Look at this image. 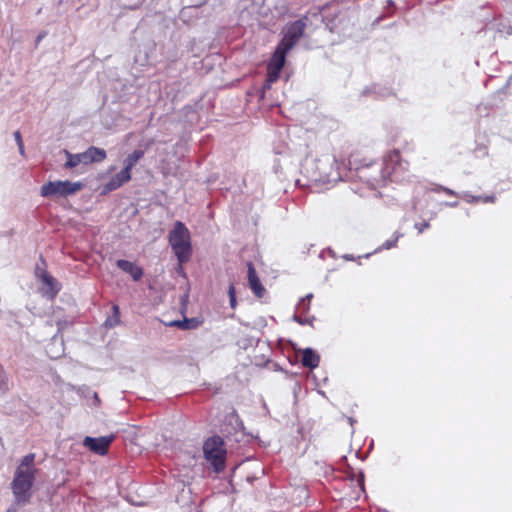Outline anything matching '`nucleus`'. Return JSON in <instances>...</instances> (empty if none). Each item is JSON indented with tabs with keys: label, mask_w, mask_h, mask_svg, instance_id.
Instances as JSON below:
<instances>
[{
	"label": "nucleus",
	"mask_w": 512,
	"mask_h": 512,
	"mask_svg": "<svg viewBox=\"0 0 512 512\" xmlns=\"http://www.w3.org/2000/svg\"><path fill=\"white\" fill-rule=\"evenodd\" d=\"M419 233H422L425 229H428L430 227L429 222H423V223H416L414 226Z\"/></svg>",
	"instance_id": "30"
},
{
	"label": "nucleus",
	"mask_w": 512,
	"mask_h": 512,
	"mask_svg": "<svg viewBox=\"0 0 512 512\" xmlns=\"http://www.w3.org/2000/svg\"><path fill=\"white\" fill-rule=\"evenodd\" d=\"M400 235H395L393 238L386 240L381 246L376 248L372 253H367L364 255V258H369L372 254L378 253L382 250H388L396 246V243L399 239Z\"/></svg>",
	"instance_id": "22"
},
{
	"label": "nucleus",
	"mask_w": 512,
	"mask_h": 512,
	"mask_svg": "<svg viewBox=\"0 0 512 512\" xmlns=\"http://www.w3.org/2000/svg\"><path fill=\"white\" fill-rule=\"evenodd\" d=\"M181 270H182V264L179 263L178 271H181Z\"/></svg>",
	"instance_id": "42"
},
{
	"label": "nucleus",
	"mask_w": 512,
	"mask_h": 512,
	"mask_svg": "<svg viewBox=\"0 0 512 512\" xmlns=\"http://www.w3.org/2000/svg\"><path fill=\"white\" fill-rule=\"evenodd\" d=\"M114 439V434L102 437L86 436L83 439V446L88 448L93 453L103 456L107 454L109 446L114 441Z\"/></svg>",
	"instance_id": "9"
},
{
	"label": "nucleus",
	"mask_w": 512,
	"mask_h": 512,
	"mask_svg": "<svg viewBox=\"0 0 512 512\" xmlns=\"http://www.w3.org/2000/svg\"><path fill=\"white\" fill-rule=\"evenodd\" d=\"M267 70L266 79H268L269 84H273L278 80L282 69H276L275 67L268 66Z\"/></svg>",
	"instance_id": "24"
},
{
	"label": "nucleus",
	"mask_w": 512,
	"mask_h": 512,
	"mask_svg": "<svg viewBox=\"0 0 512 512\" xmlns=\"http://www.w3.org/2000/svg\"><path fill=\"white\" fill-rule=\"evenodd\" d=\"M457 197H461V198L465 199L468 203L479 202L481 199V196H474L468 192L458 193Z\"/></svg>",
	"instance_id": "26"
},
{
	"label": "nucleus",
	"mask_w": 512,
	"mask_h": 512,
	"mask_svg": "<svg viewBox=\"0 0 512 512\" xmlns=\"http://www.w3.org/2000/svg\"><path fill=\"white\" fill-rule=\"evenodd\" d=\"M169 244L180 264L186 263L192 252L190 233L181 221H176L168 235Z\"/></svg>",
	"instance_id": "3"
},
{
	"label": "nucleus",
	"mask_w": 512,
	"mask_h": 512,
	"mask_svg": "<svg viewBox=\"0 0 512 512\" xmlns=\"http://www.w3.org/2000/svg\"><path fill=\"white\" fill-rule=\"evenodd\" d=\"M45 36H46V33H45V32L40 33V34L37 36V38H36V45H38V44L42 41V39H43Z\"/></svg>",
	"instance_id": "35"
},
{
	"label": "nucleus",
	"mask_w": 512,
	"mask_h": 512,
	"mask_svg": "<svg viewBox=\"0 0 512 512\" xmlns=\"http://www.w3.org/2000/svg\"><path fill=\"white\" fill-rule=\"evenodd\" d=\"M93 397H94L95 401H97V402L99 401V398H98V394H97V393H95V392H94V393H93Z\"/></svg>",
	"instance_id": "41"
},
{
	"label": "nucleus",
	"mask_w": 512,
	"mask_h": 512,
	"mask_svg": "<svg viewBox=\"0 0 512 512\" xmlns=\"http://www.w3.org/2000/svg\"><path fill=\"white\" fill-rule=\"evenodd\" d=\"M34 461L35 454H27L14 472L11 489L18 505L27 504L32 497V487L37 473Z\"/></svg>",
	"instance_id": "2"
},
{
	"label": "nucleus",
	"mask_w": 512,
	"mask_h": 512,
	"mask_svg": "<svg viewBox=\"0 0 512 512\" xmlns=\"http://www.w3.org/2000/svg\"><path fill=\"white\" fill-rule=\"evenodd\" d=\"M35 275L37 279L41 282L39 291L42 294V296L46 297L49 300H53L59 293L61 289V284L44 268L40 267V265L36 266Z\"/></svg>",
	"instance_id": "7"
},
{
	"label": "nucleus",
	"mask_w": 512,
	"mask_h": 512,
	"mask_svg": "<svg viewBox=\"0 0 512 512\" xmlns=\"http://www.w3.org/2000/svg\"><path fill=\"white\" fill-rule=\"evenodd\" d=\"M349 421H350L351 425L354 423V420L352 418H349Z\"/></svg>",
	"instance_id": "43"
},
{
	"label": "nucleus",
	"mask_w": 512,
	"mask_h": 512,
	"mask_svg": "<svg viewBox=\"0 0 512 512\" xmlns=\"http://www.w3.org/2000/svg\"><path fill=\"white\" fill-rule=\"evenodd\" d=\"M130 179L131 173L127 172V170L122 169L116 175H114L108 182L104 184L103 192L107 193L114 191L121 187L126 182H128Z\"/></svg>",
	"instance_id": "12"
},
{
	"label": "nucleus",
	"mask_w": 512,
	"mask_h": 512,
	"mask_svg": "<svg viewBox=\"0 0 512 512\" xmlns=\"http://www.w3.org/2000/svg\"><path fill=\"white\" fill-rule=\"evenodd\" d=\"M116 266L123 272L131 275L134 281H139L143 275L142 268L131 261L119 259L116 261Z\"/></svg>",
	"instance_id": "14"
},
{
	"label": "nucleus",
	"mask_w": 512,
	"mask_h": 512,
	"mask_svg": "<svg viewBox=\"0 0 512 512\" xmlns=\"http://www.w3.org/2000/svg\"><path fill=\"white\" fill-rule=\"evenodd\" d=\"M387 6H388V7H394V2H393V0H387Z\"/></svg>",
	"instance_id": "40"
},
{
	"label": "nucleus",
	"mask_w": 512,
	"mask_h": 512,
	"mask_svg": "<svg viewBox=\"0 0 512 512\" xmlns=\"http://www.w3.org/2000/svg\"><path fill=\"white\" fill-rule=\"evenodd\" d=\"M144 156L143 150H134L131 154H129L124 159V170H127V172L131 173L132 168L136 165V163Z\"/></svg>",
	"instance_id": "19"
},
{
	"label": "nucleus",
	"mask_w": 512,
	"mask_h": 512,
	"mask_svg": "<svg viewBox=\"0 0 512 512\" xmlns=\"http://www.w3.org/2000/svg\"><path fill=\"white\" fill-rule=\"evenodd\" d=\"M293 320L299 323L300 325L311 324V320L307 317H303V314L295 313L293 315Z\"/></svg>",
	"instance_id": "28"
},
{
	"label": "nucleus",
	"mask_w": 512,
	"mask_h": 512,
	"mask_svg": "<svg viewBox=\"0 0 512 512\" xmlns=\"http://www.w3.org/2000/svg\"><path fill=\"white\" fill-rule=\"evenodd\" d=\"M18 148H19V153L24 156L25 155V148H24V144L23 143H20L18 144Z\"/></svg>",
	"instance_id": "38"
},
{
	"label": "nucleus",
	"mask_w": 512,
	"mask_h": 512,
	"mask_svg": "<svg viewBox=\"0 0 512 512\" xmlns=\"http://www.w3.org/2000/svg\"><path fill=\"white\" fill-rule=\"evenodd\" d=\"M319 158L306 157L303 161V173L304 175L313 182H319L320 170H319Z\"/></svg>",
	"instance_id": "11"
},
{
	"label": "nucleus",
	"mask_w": 512,
	"mask_h": 512,
	"mask_svg": "<svg viewBox=\"0 0 512 512\" xmlns=\"http://www.w3.org/2000/svg\"><path fill=\"white\" fill-rule=\"evenodd\" d=\"M301 352V363L304 367L313 370L319 366L320 356L312 348H305Z\"/></svg>",
	"instance_id": "16"
},
{
	"label": "nucleus",
	"mask_w": 512,
	"mask_h": 512,
	"mask_svg": "<svg viewBox=\"0 0 512 512\" xmlns=\"http://www.w3.org/2000/svg\"><path fill=\"white\" fill-rule=\"evenodd\" d=\"M229 300H230L231 308L234 309L236 307V305H237L236 297H231V298H229Z\"/></svg>",
	"instance_id": "37"
},
{
	"label": "nucleus",
	"mask_w": 512,
	"mask_h": 512,
	"mask_svg": "<svg viewBox=\"0 0 512 512\" xmlns=\"http://www.w3.org/2000/svg\"><path fill=\"white\" fill-rule=\"evenodd\" d=\"M272 84H269L268 79H266V82L263 86L264 89H270Z\"/></svg>",
	"instance_id": "39"
},
{
	"label": "nucleus",
	"mask_w": 512,
	"mask_h": 512,
	"mask_svg": "<svg viewBox=\"0 0 512 512\" xmlns=\"http://www.w3.org/2000/svg\"><path fill=\"white\" fill-rule=\"evenodd\" d=\"M343 259L347 260V261H353L355 260V257L352 255V254H344L342 256Z\"/></svg>",
	"instance_id": "36"
},
{
	"label": "nucleus",
	"mask_w": 512,
	"mask_h": 512,
	"mask_svg": "<svg viewBox=\"0 0 512 512\" xmlns=\"http://www.w3.org/2000/svg\"><path fill=\"white\" fill-rule=\"evenodd\" d=\"M88 164L103 161L107 154L102 148L91 146L85 151Z\"/></svg>",
	"instance_id": "18"
},
{
	"label": "nucleus",
	"mask_w": 512,
	"mask_h": 512,
	"mask_svg": "<svg viewBox=\"0 0 512 512\" xmlns=\"http://www.w3.org/2000/svg\"><path fill=\"white\" fill-rule=\"evenodd\" d=\"M82 183L65 181H49L41 187L42 197H65L73 195L82 189Z\"/></svg>",
	"instance_id": "5"
},
{
	"label": "nucleus",
	"mask_w": 512,
	"mask_h": 512,
	"mask_svg": "<svg viewBox=\"0 0 512 512\" xmlns=\"http://www.w3.org/2000/svg\"><path fill=\"white\" fill-rule=\"evenodd\" d=\"M444 205L448 206V207H451V208H454V207L458 206V201L444 202Z\"/></svg>",
	"instance_id": "34"
},
{
	"label": "nucleus",
	"mask_w": 512,
	"mask_h": 512,
	"mask_svg": "<svg viewBox=\"0 0 512 512\" xmlns=\"http://www.w3.org/2000/svg\"><path fill=\"white\" fill-rule=\"evenodd\" d=\"M8 390V377L3 367L0 366V397L4 396L8 392Z\"/></svg>",
	"instance_id": "23"
},
{
	"label": "nucleus",
	"mask_w": 512,
	"mask_h": 512,
	"mask_svg": "<svg viewBox=\"0 0 512 512\" xmlns=\"http://www.w3.org/2000/svg\"><path fill=\"white\" fill-rule=\"evenodd\" d=\"M244 430V424L235 410L231 411L225 418L223 431L227 434L238 433Z\"/></svg>",
	"instance_id": "13"
},
{
	"label": "nucleus",
	"mask_w": 512,
	"mask_h": 512,
	"mask_svg": "<svg viewBox=\"0 0 512 512\" xmlns=\"http://www.w3.org/2000/svg\"><path fill=\"white\" fill-rule=\"evenodd\" d=\"M204 458L213 467L216 473H220L225 468L226 449L224 440L214 435L209 437L203 444Z\"/></svg>",
	"instance_id": "4"
},
{
	"label": "nucleus",
	"mask_w": 512,
	"mask_h": 512,
	"mask_svg": "<svg viewBox=\"0 0 512 512\" xmlns=\"http://www.w3.org/2000/svg\"><path fill=\"white\" fill-rule=\"evenodd\" d=\"M228 295H229V298L231 297H236V291H235V287L233 284H231L229 286V289H228Z\"/></svg>",
	"instance_id": "33"
},
{
	"label": "nucleus",
	"mask_w": 512,
	"mask_h": 512,
	"mask_svg": "<svg viewBox=\"0 0 512 512\" xmlns=\"http://www.w3.org/2000/svg\"><path fill=\"white\" fill-rule=\"evenodd\" d=\"M496 197L494 195L481 196L480 201L484 203H494Z\"/></svg>",
	"instance_id": "31"
},
{
	"label": "nucleus",
	"mask_w": 512,
	"mask_h": 512,
	"mask_svg": "<svg viewBox=\"0 0 512 512\" xmlns=\"http://www.w3.org/2000/svg\"><path fill=\"white\" fill-rule=\"evenodd\" d=\"M408 169V163L402 161L398 150L391 151L381 163H372L360 170V177L375 187L387 179L397 180Z\"/></svg>",
	"instance_id": "1"
},
{
	"label": "nucleus",
	"mask_w": 512,
	"mask_h": 512,
	"mask_svg": "<svg viewBox=\"0 0 512 512\" xmlns=\"http://www.w3.org/2000/svg\"><path fill=\"white\" fill-rule=\"evenodd\" d=\"M65 154L67 156V161L65 163V167L68 169L75 168L79 164L88 165L85 151L82 153L72 154L69 151L65 150Z\"/></svg>",
	"instance_id": "17"
},
{
	"label": "nucleus",
	"mask_w": 512,
	"mask_h": 512,
	"mask_svg": "<svg viewBox=\"0 0 512 512\" xmlns=\"http://www.w3.org/2000/svg\"><path fill=\"white\" fill-rule=\"evenodd\" d=\"M170 326H176V327H179L181 329H189L190 326H189V320L188 319H185V320H176V321H172L170 323Z\"/></svg>",
	"instance_id": "29"
},
{
	"label": "nucleus",
	"mask_w": 512,
	"mask_h": 512,
	"mask_svg": "<svg viewBox=\"0 0 512 512\" xmlns=\"http://www.w3.org/2000/svg\"><path fill=\"white\" fill-rule=\"evenodd\" d=\"M434 192H444L450 196H458V193L450 188L444 187L442 185H436L433 189Z\"/></svg>",
	"instance_id": "27"
},
{
	"label": "nucleus",
	"mask_w": 512,
	"mask_h": 512,
	"mask_svg": "<svg viewBox=\"0 0 512 512\" xmlns=\"http://www.w3.org/2000/svg\"><path fill=\"white\" fill-rule=\"evenodd\" d=\"M289 51L290 49H286L285 46L278 43L268 66L275 67L276 69H283L286 61V55Z\"/></svg>",
	"instance_id": "15"
},
{
	"label": "nucleus",
	"mask_w": 512,
	"mask_h": 512,
	"mask_svg": "<svg viewBox=\"0 0 512 512\" xmlns=\"http://www.w3.org/2000/svg\"><path fill=\"white\" fill-rule=\"evenodd\" d=\"M120 324V309L118 305L112 306V314L105 320V327L110 329Z\"/></svg>",
	"instance_id": "20"
},
{
	"label": "nucleus",
	"mask_w": 512,
	"mask_h": 512,
	"mask_svg": "<svg viewBox=\"0 0 512 512\" xmlns=\"http://www.w3.org/2000/svg\"><path fill=\"white\" fill-rule=\"evenodd\" d=\"M306 21L307 18L305 17L289 23L285 29L284 36L279 43L282 44V46H285L286 49L291 50L303 36L307 26Z\"/></svg>",
	"instance_id": "8"
},
{
	"label": "nucleus",
	"mask_w": 512,
	"mask_h": 512,
	"mask_svg": "<svg viewBox=\"0 0 512 512\" xmlns=\"http://www.w3.org/2000/svg\"><path fill=\"white\" fill-rule=\"evenodd\" d=\"M14 138H15V141H16L17 145L20 144V143H23L20 131H15L14 132Z\"/></svg>",
	"instance_id": "32"
},
{
	"label": "nucleus",
	"mask_w": 512,
	"mask_h": 512,
	"mask_svg": "<svg viewBox=\"0 0 512 512\" xmlns=\"http://www.w3.org/2000/svg\"><path fill=\"white\" fill-rule=\"evenodd\" d=\"M319 183H335L341 180V175L338 171L337 161L334 155L324 154L319 158Z\"/></svg>",
	"instance_id": "6"
},
{
	"label": "nucleus",
	"mask_w": 512,
	"mask_h": 512,
	"mask_svg": "<svg viewBox=\"0 0 512 512\" xmlns=\"http://www.w3.org/2000/svg\"><path fill=\"white\" fill-rule=\"evenodd\" d=\"M312 298H313V294L309 293L305 297L300 299V301L298 302V304L296 306V312L295 313H298V314H305V313H307L309 311V309H310V301L312 300Z\"/></svg>",
	"instance_id": "21"
},
{
	"label": "nucleus",
	"mask_w": 512,
	"mask_h": 512,
	"mask_svg": "<svg viewBox=\"0 0 512 512\" xmlns=\"http://www.w3.org/2000/svg\"><path fill=\"white\" fill-rule=\"evenodd\" d=\"M248 284L257 298L261 299L264 297L266 289L262 285L252 263H248Z\"/></svg>",
	"instance_id": "10"
},
{
	"label": "nucleus",
	"mask_w": 512,
	"mask_h": 512,
	"mask_svg": "<svg viewBox=\"0 0 512 512\" xmlns=\"http://www.w3.org/2000/svg\"><path fill=\"white\" fill-rule=\"evenodd\" d=\"M348 477L351 479V481H356L357 485L361 489V491H364V473L363 471H359L358 475L355 476L352 469L350 468V473L348 474Z\"/></svg>",
	"instance_id": "25"
}]
</instances>
